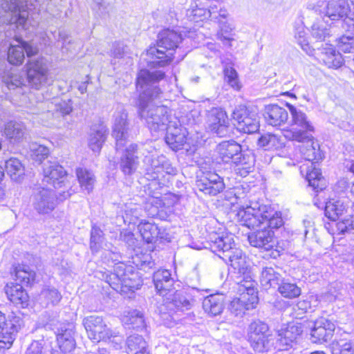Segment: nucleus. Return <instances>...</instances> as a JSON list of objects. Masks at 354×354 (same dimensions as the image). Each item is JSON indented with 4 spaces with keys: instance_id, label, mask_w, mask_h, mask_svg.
<instances>
[{
    "instance_id": "3c124183",
    "label": "nucleus",
    "mask_w": 354,
    "mask_h": 354,
    "mask_svg": "<svg viewBox=\"0 0 354 354\" xmlns=\"http://www.w3.org/2000/svg\"><path fill=\"white\" fill-rule=\"evenodd\" d=\"M7 174L14 181H20L24 175V166L16 158H11L5 162Z\"/></svg>"
},
{
    "instance_id": "4468645a",
    "label": "nucleus",
    "mask_w": 354,
    "mask_h": 354,
    "mask_svg": "<svg viewBox=\"0 0 354 354\" xmlns=\"http://www.w3.org/2000/svg\"><path fill=\"white\" fill-rule=\"evenodd\" d=\"M207 124V129L218 137H225L232 133L228 117L221 108H213L209 111Z\"/></svg>"
},
{
    "instance_id": "2eb2a0df",
    "label": "nucleus",
    "mask_w": 354,
    "mask_h": 354,
    "mask_svg": "<svg viewBox=\"0 0 354 354\" xmlns=\"http://www.w3.org/2000/svg\"><path fill=\"white\" fill-rule=\"evenodd\" d=\"M113 117L112 136L115 140L116 151H120V147L125 145L130 136L131 126L128 120V113L124 109L117 110Z\"/></svg>"
},
{
    "instance_id": "0eeeda50",
    "label": "nucleus",
    "mask_w": 354,
    "mask_h": 354,
    "mask_svg": "<svg viewBox=\"0 0 354 354\" xmlns=\"http://www.w3.org/2000/svg\"><path fill=\"white\" fill-rule=\"evenodd\" d=\"M105 263H113V272L106 273L105 281L116 292H126L125 288L134 291L140 286L138 273L131 266H127L121 261L122 257L118 252L105 250L102 254Z\"/></svg>"
},
{
    "instance_id": "69168bd1",
    "label": "nucleus",
    "mask_w": 354,
    "mask_h": 354,
    "mask_svg": "<svg viewBox=\"0 0 354 354\" xmlns=\"http://www.w3.org/2000/svg\"><path fill=\"white\" fill-rule=\"evenodd\" d=\"M120 238L129 248L134 249L136 246V239L134 237V234L129 231H124L120 234Z\"/></svg>"
},
{
    "instance_id": "1a4fd4ad",
    "label": "nucleus",
    "mask_w": 354,
    "mask_h": 354,
    "mask_svg": "<svg viewBox=\"0 0 354 354\" xmlns=\"http://www.w3.org/2000/svg\"><path fill=\"white\" fill-rule=\"evenodd\" d=\"M287 106L291 115V129L285 131L283 137L290 140L303 142L308 138V133L314 131V127L302 111L288 103Z\"/></svg>"
},
{
    "instance_id": "e2e57ef3",
    "label": "nucleus",
    "mask_w": 354,
    "mask_h": 354,
    "mask_svg": "<svg viewBox=\"0 0 354 354\" xmlns=\"http://www.w3.org/2000/svg\"><path fill=\"white\" fill-rule=\"evenodd\" d=\"M127 46L123 42H115L111 50V56L114 59L123 58L127 53Z\"/></svg>"
},
{
    "instance_id": "cd10ccee",
    "label": "nucleus",
    "mask_w": 354,
    "mask_h": 354,
    "mask_svg": "<svg viewBox=\"0 0 354 354\" xmlns=\"http://www.w3.org/2000/svg\"><path fill=\"white\" fill-rule=\"evenodd\" d=\"M59 348L64 353L71 352L75 348L73 326L72 324H62L55 332Z\"/></svg>"
},
{
    "instance_id": "774afa93",
    "label": "nucleus",
    "mask_w": 354,
    "mask_h": 354,
    "mask_svg": "<svg viewBox=\"0 0 354 354\" xmlns=\"http://www.w3.org/2000/svg\"><path fill=\"white\" fill-rule=\"evenodd\" d=\"M348 187V181L345 179H341L337 181L334 190L337 194L340 195L342 193H344L345 190H346Z\"/></svg>"
},
{
    "instance_id": "7ed1b4c3",
    "label": "nucleus",
    "mask_w": 354,
    "mask_h": 354,
    "mask_svg": "<svg viewBox=\"0 0 354 354\" xmlns=\"http://www.w3.org/2000/svg\"><path fill=\"white\" fill-rule=\"evenodd\" d=\"M207 243L212 252L226 263L229 262L238 274L243 275V279L237 282L239 295L250 299L252 304H258L257 283L248 273L249 265L246 256L241 249L235 247L233 235L225 232H213L209 235Z\"/></svg>"
},
{
    "instance_id": "9d476101",
    "label": "nucleus",
    "mask_w": 354,
    "mask_h": 354,
    "mask_svg": "<svg viewBox=\"0 0 354 354\" xmlns=\"http://www.w3.org/2000/svg\"><path fill=\"white\" fill-rule=\"evenodd\" d=\"M23 324L24 321L19 315L12 313L6 318L0 311V351L9 349L12 346Z\"/></svg>"
},
{
    "instance_id": "f257e3e1",
    "label": "nucleus",
    "mask_w": 354,
    "mask_h": 354,
    "mask_svg": "<svg viewBox=\"0 0 354 354\" xmlns=\"http://www.w3.org/2000/svg\"><path fill=\"white\" fill-rule=\"evenodd\" d=\"M165 77L161 70L141 69L137 74L136 88L140 94L138 113L151 131H165L174 122L169 120V110L162 104L163 92L160 83Z\"/></svg>"
},
{
    "instance_id": "864d4df0",
    "label": "nucleus",
    "mask_w": 354,
    "mask_h": 354,
    "mask_svg": "<svg viewBox=\"0 0 354 354\" xmlns=\"http://www.w3.org/2000/svg\"><path fill=\"white\" fill-rule=\"evenodd\" d=\"M76 175L81 188L90 193L93 190L95 182L94 174L86 169L77 168Z\"/></svg>"
},
{
    "instance_id": "ddd939ff",
    "label": "nucleus",
    "mask_w": 354,
    "mask_h": 354,
    "mask_svg": "<svg viewBox=\"0 0 354 354\" xmlns=\"http://www.w3.org/2000/svg\"><path fill=\"white\" fill-rule=\"evenodd\" d=\"M120 156L119 168L125 176L133 175L138 168L139 160V145L131 143L127 146L123 145L120 147V151H117Z\"/></svg>"
},
{
    "instance_id": "a878e982",
    "label": "nucleus",
    "mask_w": 354,
    "mask_h": 354,
    "mask_svg": "<svg viewBox=\"0 0 354 354\" xmlns=\"http://www.w3.org/2000/svg\"><path fill=\"white\" fill-rule=\"evenodd\" d=\"M43 104L46 105L48 109L46 113L43 115L47 116L51 115L58 120L68 115L73 111V102L71 99L53 97L51 101L46 99L44 102L40 103L41 106Z\"/></svg>"
},
{
    "instance_id": "603ef678",
    "label": "nucleus",
    "mask_w": 354,
    "mask_h": 354,
    "mask_svg": "<svg viewBox=\"0 0 354 354\" xmlns=\"http://www.w3.org/2000/svg\"><path fill=\"white\" fill-rule=\"evenodd\" d=\"M127 345L131 354H148L147 342L141 335H130L127 339Z\"/></svg>"
},
{
    "instance_id": "4d7b16f0",
    "label": "nucleus",
    "mask_w": 354,
    "mask_h": 354,
    "mask_svg": "<svg viewBox=\"0 0 354 354\" xmlns=\"http://www.w3.org/2000/svg\"><path fill=\"white\" fill-rule=\"evenodd\" d=\"M103 232L96 225H93L91 231L90 248L93 253L97 252L102 247Z\"/></svg>"
},
{
    "instance_id": "c9c22d12",
    "label": "nucleus",
    "mask_w": 354,
    "mask_h": 354,
    "mask_svg": "<svg viewBox=\"0 0 354 354\" xmlns=\"http://www.w3.org/2000/svg\"><path fill=\"white\" fill-rule=\"evenodd\" d=\"M238 160H234L232 163L235 173L241 177L247 176L254 170V157L250 153H240Z\"/></svg>"
},
{
    "instance_id": "dca6fc26",
    "label": "nucleus",
    "mask_w": 354,
    "mask_h": 354,
    "mask_svg": "<svg viewBox=\"0 0 354 354\" xmlns=\"http://www.w3.org/2000/svg\"><path fill=\"white\" fill-rule=\"evenodd\" d=\"M32 203L38 214H49L57 205L55 194L50 188H38L35 189L32 196Z\"/></svg>"
},
{
    "instance_id": "052dcab7",
    "label": "nucleus",
    "mask_w": 354,
    "mask_h": 354,
    "mask_svg": "<svg viewBox=\"0 0 354 354\" xmlns=\"http://www.w3.org/2000/svg\"><path fill=\"white\" fill-rule=\"evenodd\" d=\"M225 80L227 84L235 89L239 88L238 74L236 70L230 66H227L224 69Z\"/></svg>"
},
{
    "instance_id": "39448f33",
    "label": "nucleus",
    "mask_w": 354,
    "mask_h": 354,
    "mask_svg": "<svg viewBox=\"0 0 354 354\" xmlns=\"http://www.w3.org/2000/svg\"><path fill=\"white\" fill-rule=\"evenodd\" d=\"M153 281L156 289L163 298L164 306L169 313L188 310L198 299H201L200 292L196 288H189L185 291L179 290L174 292L172 290L174 279L168 270H158L155 272Z\"/></svg>"
},
{
    "instance_id": "bf43d9fd",
    "label": "nucleus",
    "mask_w": 354,
    "mask_h": 354,
    "mask_svg": "<svg viewBox=\"0 0 354 354\" xmlns=\"http://www.w3.org/2000/svg\"><path fill=\"white\" fill-rule=\"evenodd\" d=\"M336 45L339 51L344 53L354 52V37L342 35L336 40Z\"/></svg>"
},
{
    "instance_id": "393cba45",
    "label": "nucleus",
    "mask_w": 354,
    "mask_h": 354,
    "mask_svg": "<svg viewBox=\"0 0 354 354\" xmlns=\"http://www.w3.org/2000/svg\"><path fill=\"white\" fill-rule=\"evenodd\" d=\"M242 152V147L234 140H224L217 145L215 153L217 159L224 163H232L238 160V156Z\"/></svg>"
},
{
    "instance_id": "72a5a7b5",
    "label": "nucleus",
    "mask_w": 354,
    "mask_h": 354,
    "mask_svg": "<svg viewBox=\"0 0 354 354\" xmlns=\"http://www.w3.org/2000/svg\"><path fill=\"white\" fill-rule=\"evenodd\" d=\"M5 291L9 300L15 305L24 308L28 305V296L23 286L19 283H10L6 286Z\"/></svg>"
},
{
    "instance_id": "f3484780",
    "label": "nucleus",
    "mask_w": 354,
    "mask_h": 354,
    "mask_svg": "<svg viewBox=\"0 0 354 354\" xmlns=\"http://www.w3.org/2000/svg\"><path fill=\"white\" fill-rule=\"evenodd\" d=\"M350 10L347 0L319 1L315 11L323 14L331 21H338L346 17Z\"/></svg>"
},
{
    "instance_id": "e433bc0d",
    "label": "nucleus",
    "mask_w": 354,
    "mask_h": 354,
    "mask_svg": "<svg viewBox=\"0 0 354 354\" xmlns=\"http://www.w3.org/2000/svg\"><path fill=\"white\" fill-rule=\"evenodd\" d=\"M347 209V203L342 198H330L325 205V216L330 220L336 221L346 212Z\"/></svg>"
},
{
    "instance_id": "ea45409f",
    "label": "nucleus",
    "mask_w": 354,
    "mask_h": 354,
    "mask_svg": "<svg viewBox=\"0 0 354 354\" xmlns=\"http://www.w3.org/2000/svg\"><path fill=\"white\" fill-rule=\"evenodd\" d=\"M121 320L123 324L129 328L142 329L145 326L143 313L136 309L125 310Z\"/></svg>"
},
{
    "instance_id": "de8ad7c7",
    "label": "nucleus",
    "mask_w": 354,
    "mask_h": 354,
    "mask_svg": "<svg viewBox=\"0 0 354 354\" xmlns=\"http://www.w3.org/2000/svg\"><path fill=\"white\" fill-rule=\"evenodd\" d=\"M6 136L13 142H19L24 138L26 127L22 122H8L4 129Z\"/></svg>"
},
{
    "instance_id": "c756f323",
    "label": "nucleus",
    "mask_w": 354,
    "mask_h": 354,
    "mask_svg": "<svg viewBox=\"0 0 354 354\" xmlns=\"http://www.w3.org/2000/svg\"><path fill=\"white\" fill-rule=\"evenodd\" d=\"M301 142L302 144L299 146V151L301 157L306 162H318L323 159V155L319 150V145L310 139L309 135L308 138Z\"/></svg>"
},
{
    "instance_id": "412c9836",
    "label": "nucleus",
    "mask_w": 354,
    "mask_h": 354,
    "mask_svg": "<svg viewBox=\"0 0 354 354\" xmlns=\"http://www.w3.org/2000/svg\"><path fill=\"white\" fill-rule=\"evenodd\" d=\"M176 173L177 169L171 165L170 161L161 155L151 159L145 175L148 179L160 180L166 174L174 176Z\"/></svg>"
},
{
    "instance_id": "f704fd0d",
    "label": "nucleus",
    "mask_w": 354,
    "mask_h": 354,
    "mask_svg": "<svg viewBox=\"0 0 354 354\" xmlns=\"http://www.w3.org/2000/svg\"><path fill=\"white\" fill-rule=\"evenodd\" d=\"M107 128L102 124L93 125L88 137V147L93 152H99L106 140Z\"/></svg>"
},
{
    "instance_id": "a18cd8bd",
    "label": "nucleus",
    "mask_w": 354,
    "mask_h": 354,
    "mask_svg": "<svg viewBox=\"0 0 354 354\" xmlns=\"http://www.w3.org/2000/svg\"><path fill=\"white\" fill-rule=\"evenodd\" d=\"M140 235L147 243H153L160 236V229L158 225L149 221H142L138 226Z\"/></svg>"
},
{
    "instance_id": "79ce46f5",
    "label": "nucleus",
    "mask_w": 354,
    "mask_h": 354,
    "mask_svg": "<svg viewBox=\"0 0 354 354\" xmlns=\"http://www.w3.org/2000/svg\"><path fill=\"white\" fill-rule=\"evenodd\" d=\"M11 275L15 283L28 286L35 280V272L28 266L19 264L13 268Z\"/></svg>"
},
{
    "instance_id": "9b49d317",
    "label": "nucleus",
    "mask_w": 354,
    "mask_h": 354,
    "mask_svg": "<svg viewBox=\"0 0 354 354\" xmlns=\"http://www.w3.org/2000/svg\"><path fill=\"white\" fill-rule=\"evenodd\" d=\"M268 331V326L260 320H255L250 324L248 340L255 351L264 352L269 350L270 339Z\"/></svg>"
},
{
    "instance_id": "c85d7f7f",
    "label": "nucleus",
    "mask_w": 354,
    "mask_h": 354,
    "mask_svg": "<svg viewBox=\"0 0 354 354\" xmlns=\"http://www.w3.org/2000/svg\"><path fill=\"white\" fill-rule=\"evenodd\" d=\"M166 131L165 138L166 143L174 151L180 149L187 140L185 129L178 127L176 122H174Z\"/></svg>"
},
{
    "instance_id": "5701e85b",
    "label": "nucleus",
    "mask_w": 354,
    "mask_h": 354,
    "mask_svg": "<svg viewBox=\"0 0 354 354\" xmlns=\"http://www.w3.org/2000/svg\"><path fill=\"white\" fill-rule=\"evenodd\" d=\"M196 186L199 191L212 196L218 194L225 188L223 178L212 171L203 173L201 178L196 181Z\"/></svg>"
},
{
    "instance_id": "a19ab883",
    "label": "nucleus",
    "mask_w": 354,
    "mask_h": 354,
    "mask_svg": "<svg viewBox=\"0 0 354 354\" xmlns=\"http://www.w3.org/2000/svg\"><path fill=\"white\" fill-rule=\"evenodd\" d=\"M184 13L181 6H176V8L167 9L165 11L160 12L158 10L154 13L155 18L160 23L177 26L178 21L180 19H184Z\"/></svg>"
},
{
    "instance_id": "a211bd4d",
    "label": "nucleus",
    "mask_w": 354,
    "mask_h": 354,
    "mask_svg": "<svg viewBox=\"0 0 354 354\" xmlns=\"http://www.w3.org/2000/svg\"><path fill=\"white\" fill-rule=\"evenodd\" d=\"M233 119L236 121V129L245 133H256L259 129V117L256 113L249 112L245 106H241L233 111Z\"/></svg>"
},
{
    "instance_id": "6ab92c4d",
    "label": "nucleus",
    "mask_w": 354,
    "mask_h": 354,
    "mask_svg": "<svg viewBox=\"0 0 354 354\" xmlns=\"http://www.w3.org/2000/svg\"><path fill=\"white\" fill-rule=\"evenodd\" d=\"M310 328V339L313 343L327 342L332 338L335 324L325 317H319L308 324Z\"/></svg>"
},
{
    "instance_id": "2f4dec72",
    "label": "nucleus",
    "mask_w": 354,
    "mask_h": 354,
    "mask_svg": "<svg viewBox=\"0 0 354 354\" xmlns=\"http://www.w3.org/2000/svg\"><path fill=\"white\" fill-rule=\"evenodd\" d=\"M225 306V296L222 294H213L204 298L203 308L209 316L215 317L221 314Z\"/></svg>"
},
{
    "instance_id": "7c9ffc66",
    "label": "nucleus",
    "mask_w": 354,
    "mask_h": 354,
    "mask_svg": "<svg viewBox=\"0 0 354 354\" xmlns=\"http://www.w3.org/2000/svg\"><path fill=\"white\" fill-rule=\"evenodd\" d=\"M264 117L266 122L273 127H279L287 122L288 111L277 104H270L266 107Z\"/></svg>"
},
{
    "instance_id": "49530a36",
    "label": "nucleus",
    "mask_w": 354,
    "mask_h": 354,
    "mask_svg": "<svg viewBox=\"0 0 354 354\" xmlns=\"http://www.w3.org/2000/svg\"><path fill=\"white\" fill-rule=\"evenodd\" d=\"M3 82L8 90H15L25 85L26 80L19 70L11 68L3 76Z\"/></svg>"
},
{
    "instance_id": "473e14b6",
    "label": "nucleus",
    "mask_w": 354,
    "mask_h": 354,
    "mask_svg": "<svg viewBox=\"0 0 354 354\" xmlns=\"http://www.w3.org/2000/svg\"><path fill=\"white\" fill-rule=\"evenodd\" d=\"M183 12L184 19L193 22L203 21L212 16V12L202 6L198 1H192L189 8Z\"/></svg>"
},
{
    "instance_id": "13d9d810",
    "label": "nucleus",
    "mask_w": 354,
    "mask_h": 354,
    "mask_svg": "<svg viewBox=\"0 0 354 354\" xmlns=\"http://www.w3.org/2000/svg\"><path fill=\"white\" fill-rule=\"evenodd\" d=\"M49 154V149L43 145L36 142L30 145V155L33 160L41 162Z\"/></svg>"
},
{
    "instance_id": "f03ea898",
    "label": "nucleus",
    "mask_w": 354,
    "mask_h": 354,
    "mask_svg": "<svg viewBox=\"0 0 354 354\" xmlns=\"http://www.w3.org/2000/svg\"><path fill=\"white\" fill-rule=\"evenodd\" d=\"M236 216L240 225L250 229L259 228L248 235V239L252 246L266 251L274 248L275 240L273 230L284 224L281 212L275 210L270 205L250 201L246 206L239 209Z\"/></svg>"
},
{
    "instance_id": "f8f14e48",
    "label": "nucleus",
    "mask_w": 354,
    "mask_h": 354,
    "mask_svg": "<svg viewBox=\"0 0 354 354\" xmlns=\"http://www.w3.org/2000/svg\"><path fill=\"white\" fill-rule=\"evenodd\" d=\"M27 80L31 86L39 89L48 80V68L44 57L31 59L26 64Z\"/></svg>"
},
{
    "instance_id": "4be33fe9",
    "label": "nucleus",
    "mask_w": 354,
    "mask_h": 354,
    "mask_svg": "<svg viewBox=\"0 0 354 354\" xmlns=\"http://www.w3.org/2000/svg\"><path fill=\"white\" fill-rule=\"evenodd\" d=\"M17 44H10L8 51V61L12 65H20L25 58V53L28 57H30L38 53L36 46L23 41L21 39H16Z\"/></svg>"
},
{
    "instance_id": "bb28decb",
    "label": "nucleus",
    "mask_w": 354,
    "mask_h": 354,
    "mask_svg": "<svg viewBox=\"0 0 354 354\" xmlns=\"http://www.w3.org/2000/svg\"><path fill=\"white\" fill-rule=\"evenodd\" d=\"M315 162H308L300 166V172L305 176L308 182V185L312 187L316 192L323 190L325 188V180L322 176L320 169L317 167Z\"/></svg>"
},
{
    "instance_id": "37998d69",
    "label": "nucleus",
    "mask_w": 354,
    "mask_h": 354,
    "mask_svg": "<svg viewBox=\"0 0 354 354\" xmlns=\"http://www.w3.org/2000/svg\"><path fill=\"white\" fill-rule=\"evenodd\" d=\"M282 279L281 274L272 267H265L261 272L260 282L266 289L277 287Z\"/></svg>"
},
{
    "instance_id": "6e6d98bb",
    "label": "nucleus",
    "mask_w": 354,
    "mask_h": 354,
    "mask_svg": "<svg viewBox=\"0 0 354 354\" xmlns=\"http://www.w3.org/2000/svg\"><path fill=\"white\" fill-rule=\"evenodd\" d=\"M25 354H53V349L44 339L34 340L27 348Z\"/></svg>"
},
{
    "instance_id": "aec40b11",
    "label": "nucleus",
    "mask_w": 354,
    "mask_h": 354,
    "mask_svg": "<svg viewBox=\"0 0 354 354\" xmlns=\"http://www.w3.org/2000/svg\"><path fill=\"white\" fill-rule=\"evenodd\" d=\"M43 183L51 185L54 188L59 189L70 187L69 183H66V172L62 165L57 162H48L43 168Z\"/></svg>"
},
{
    "instance_id": "6e6552de",
    "label": "nucleus",
    "mask_w": 354,
    "mask_h": 354,
    "mask_svg": "<svg viewBox=\"0 0 354 354\" xmlns=\"http://www.w3.org/2000/svg\"><path fill=\"white\" fill-rule=\"evenodd\" d=\"M82 324L92 341H109L115 349L122 348V337L118 330L108 327L102 317L96 315L85 317Z\"/></svg>"
},
{
    "instance_id": "c03bdc74",
    "label": "nucleus",
    "mask_w": 354,
    "mask_h": 354,
    "mask_svg": "<svg viewBox=\"0 0 354 354\" xmlns=\"http://www.w3.org/2000/svg\"><path fill=\"white\" fill-rule=\"evenodd\" d=\"M328 22L323 19H317L310 27V35L316 41H326L330 37L331 32Z\"/></svg>"
},
{
    "instance_id": "0e129e2a",
    "label": "nucleus",
    "mask_w": 354,
    "mask_h": 354,
    "mask_svg": "<svg viewBox=\"0 0 354 354\" xmlns=\"http://www.w3.org/2000/svg\"><path fill=\"white\" fill-rule=\"evenodd\" d=\"M41 294L53 305L57 304L62 298L60 293L55 288L45 289L42 291Z\"/></svg>"
},
{
    "instance_id": "58836bf2",
    "label": "nucleus",
    "mask_w": 354,
    "mask_h": 354,
    "mask_svg": "<svg viewBox=\"0 0 354 354\" xmlns=\"http://www.w3.org/2000/svg\"><path fill=\"white\" fill-rule=\"evenodd\" d=\"M318 59L328 68H337L343 64L341 53L336 52L331 45L324 48L319 53Z\"/></svg>"
},
{
    "instance_id": "20e7f679",
    "label": "nucleus",
    "mask_w": 354,
    "mask_h": 354,
    "mask_svg": "<svg viewBox=\"0 0 354 354\" xmlns=\"http://www.w3.org/2000/svg\"><path fill=\"white\" fill-rule=\"evenodd\" d=\"M190 42L189 37L183 36L178 28L162 30L158 35L156 44L147 50L148 66L156 68L169 65L177 50L179 53L178 59L182 60L190 50Z\"/></svg>"
},
{
    "instance_id": "5fc2aeb1",
    "label": "nucleus",
    "mask_w": 354,
    "mask_h": 354,
    "mask_svg": "<svg viewBox=\"0 0 354 354\" xmlns=\"http://www.w3.org/2000/svg\"><path fill=\"white\" fill-rule=\"evenodd\" d=\"M277 288L279 292L286 298L294 299L301 295V288L296 283L289 282L288 280L283 279Z\"/></svg>"
},
{
    "instance_id": "8fccbe9b",
    "label": "nucleus",
    "mask_w": 354,
    "mask_h": 354,
    "mask_svg": "<svg viewBox=\"0 0 354 354\" xmlns=\"http://www.w3.org/2000/svg\"><path fill=\"white\" fill-rule=\"evenodd\" d=\"M257 304H252L250 299L244 295H239V297L234 298L230 304V310L236 316L245 314L246 310L256 308Z\"/></svg>"
},
{
    "instance_id": "338daca9",
    "label": "nucleus",
    "mask_w": 354,
    "mask_h": 354,
    "mask_svg": "<svg viewBox=\"0 0 354 354\" xmlns=\"http://www.w3.org/2000/svg\"><path fill=\"white\" fill-rule=\"evenodd\" d=\"M335 227L339 234L348 233V218L336 223Z\"/></svg>"
},
{
    "instance_id": "423d86ee",
    "label": "nucleus",
    "mask_w": 354,
    "mask_h": 354,
    "mask_svg": "<svg viewBox=\"0 0 354 354\" xmlns=\"http://www.w3.org/2000/svg\"><path fill=\"white\" fill-rule=\"evenodd\" d=\"M43 0H3L0 24L14 25L19 30L34 31L37 25L38 6Z\"/></svg>"
},
{
    "instance_id": "680f3d73",
    "label": "nucleus",
    "mask_w": 354,
    "mask_h": 354,
    "mask_svg": "<svg viewBox=\"0 0 354 354\" xmlns=\"http://www.w3.org/2000/svg\"><path fill=\"white\" fill-rule=\"evenodd\" d=\"M109 4L104 0H93L92 10L98 17L104 18L109 14Z\"/></svg>"
},
{
    "instance_id": "09e8293b",
    "label": "nucleus",
    "mask_w": 354,
    "mask_h": 354,
    "mask_svg": "<svg viewBox=\"0 0 354 354\" xmlns=\"http://www.w3.org/2000/svg\"><path fill=\"white\" fill-rule=\"evenodd\" d=\"M259 145L266 150L279 149L284 147L285 139L283 136L274 133H266L259 139Z\"/></svg>"
},
{
    "instance_id": "4c0bfd02",
    "label": "nucleus",
    "mask_w": 354,
    "mask_h": 354,
    "mask_svg": "<svg viewBox=\"0 0 354 354\" xmlns=\"http://www.w3.org/2000/svg\"><path fill=\"white\" fill-rule=\"evenodd\" d=\"M218 30L216 33L217 39L227 48H232V43L235 41L234 36L235 33L233 32L235 26L228 20L223 21L219 19L218 21Z\"/></svg>"
},
{
    "instance_id": "b1692460",
    "label": "nucleus",
    "mask_w": 354,
    "mask_h": 354,
    "mask_svg": "<svg viewBox=\"0 0 354 354\" xmlns=\"http://www.w3.org/2000/svg\"><path fill=\"white\" fill-rule=\"evenodd\" d=\"M303 332L302 326L300 323L291 322L282 328L278 332L277 341L279 350H287L292 346Z\"/></svg>"
}]
</instances>
